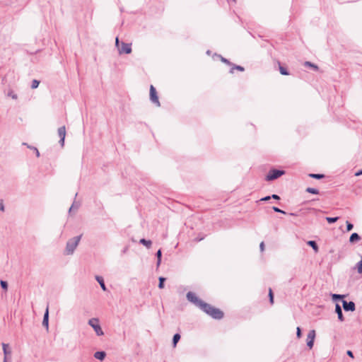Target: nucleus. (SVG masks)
<instances>
[{"label": "nucleus", "instance_id": "obj_8", "mask_svg": "<svg viewBox=\"0 0 362 362\" xmlns=\"http://www.w3.org/2000/svg\"><path fill=\"white\" fill-rule=\"evenodd\" d=\"M119 54H130L132 52L131 44L122 42L121 47H118Z\"/></svg>", "mask_w": 362, "mask_h": 362}, {"label": "nucleus", "instance_id": "obj_24", "mask_svg": "<svg viewBox=\"0 0 362 362\" xmlns=\"http://www.w3.org/2000/svg\"><path fill=\"white\" fill-rule=\"evenodd\" d=\"M309 177L319 180V179L323 178L325 177V175L323 174L310 173V174H309Z\"/></svg>", "mask_w": 362, "mask_h": 362}, {"label": "nucleus", "instance_id": "obj_42", "mask_svg": "<svg viewBox=\"0 0 362 362\" xmlns=\"http://www.w3.org/2000/svg\"><path fill=\"white\" fill-rule=\"evenodd\" d=\"M259 248H260V250L262 252L264 251V242H262L259 245Z\"/></svg>", "mask_w": 362, "mask_h": 362}, {"label": "nucleus", "instance_id": "obj_45", "mask_svg": "<svg viewBox=\"0 0 362 362\" xmlns=\"http://www.w3.org/2000/svg\"><path fill=\"white\" fill-rule=\"evenodd\" d=\"M346 354H347V355H348V356H349L350 357L354 358V354H353V353H352V351H349H349H347Z\"/></svg>", "mask_w": 362, "mask_h": 362}, {"label": "nucleus", "instance_id": "obj_3", "mask_svg": "<svg viewBox=\"0 0 362 362\" xmlns=\"http://www.w3.org/2000/svg\"><path fill=\"white\" fill-rule=\"evenodd\" d=\"M82 235L75 236L73 238L69 239L66 245L65 254L67 255H72L78 245V243L81 239Z\"/></svg>", "mask_w": 362, "mask_h": 362}, {"label": "nucleus", "instance_id": "obj_19", "mask_svg": "<svg viewBox=\"0 0 362 362\" xmlns=\"http://www.w3.org/2000/svg\"><path fill=\"white\" fill-rule=\"evenodd\" d=\"M79 206H80V203L74 201L73 202V204H71V207L69 208V212L71 213L72 211L78 210Z\"/></svg>", "mask_w": 362, "mask_h": 362}, {"label": "nucleus", "instance_id": "obj_15", "mask_svg": "<svg viewBox=\"0 0 362 362\" xmlns=\"http://www.w3.org/2000/svg\"><path fill=\"white\" fill-rule=\"evenodd\" d=\"M361 240V237H360V235H359L358 233H352V234L351 235L350 238H349V242H350L351 243H355V242H356V241H358V240Z\"/></svg>", "mask_w": 362, "mask_h": 362}, {"label": "nucleus", "instance_id": "obj_7", "mask_svg": "<svg viewBox=\"0 0 362 362\" xmlns=\"http://www.w3.org/2000/svg\"><path fill=\"white\" fill-rule=\"evenodd\" d=\"M315 335H316V334H315V331L314 329L309 331V332L308 334L307 346L310 349L313 347Z\"/></svg>", "mask_w": 362, "mask_h": 362}, {"label": "nucleus", "instance_id": "obj_33", "mask_svg": "<svg viewBox=\"0 0 362 362\" xmlns=\"http://www.w3.org/2000/svg\"><path fill=\"white\" fill-rule=\"evenodd\" d=\"M0 284L4 290L6 291L8 289V283L6 281L1 280Z\"/></svg>", "mask_w": 362, "mask_h": 362}, {"label": "nucleus", "instance_id": "obj_30", "mask_svg": "<svg viewBox=\"0 0 362 362\" xmlns=\"http://www.w3.org/2000/svg\"><path fill=\"white\" fill-rule=\"evenodd\" d=\"M234 69H237L238 71H244V68L241 66H239V65H234L232 69H230V72L231 73H233V70Z\"/></svg>", "mask_w": 362, "mask_h": 362}, {"label": "nucleus", "instance_id": "obj_9", "mask_svg": "<svg viewBox=\"0 0 362 362\" xmlns=\"http://www.w3.org/2000/svg\"><path fill=\"white\" fill-rule=\"evenodd\" d=\"M58 135L60 138L59 142L61 146L63 147L64 146V139H65V136H66L65 126H62L58 129Z\"/></svg>", "mask_w": 362, "mask_h": 362}, {"label": "nucleus", "instance_id": "obj_41", "mask_svg": "<svg viewBox=\"0 0 362 362\" xmlns=\"http://www.w3.org/2000/svg\"><path fill=\"white\" fill-rule=\"evenodd\" d=\"M271 199V196H267L263 198H262L259 201H268Z\"/></svg>", "mask_w": 362, "mask_h": 362}, {"label": "nucleus", "instance_id": "obj_23", "mask_svg": "<svg viewBox=\"0 0 362 362\" xmlns=\"http://www.w3.org/2000/svg\"><path fill=\"white\" fill-rule=\"evenodd\" d=\"M306 192L308 193H310V194H319V190L315 188H313V187H308L306 189Z\"/></svg>", "mask_w": 362, "mask_h": 362}, {"label": "nucleus", "instance_id": "obj_2", "mask_svg": "<svg viewBox=\"0 0 362 362\" xmlns=\"http://www.w3.org/2000/svg\"><path fill=\"white\" fill-rule=\"evenodd\" d=\"M187 299L197 307L199 308L202 311L216 320H220L223 317V313L210 304H208L199 299L194 293L189 291L187 293Z\"/></svg>", "mask_w": 362, "mask_h": 362}, {"label": "nucleus", "instance_id": "obj_29", "mask_svg": "<svg viewBox=\"0 0 362 362\" xmlns=\"http://www.w3.org/2000/svg\"><path fill=\"white\" fill-rule=\"evenodd\" d=\"M332 300L336 301V300L342 299L344 297V296L340 295V294H332Z\"/></svg>", "mask_w": 362, "mask_h": 362}, {"label": "nucleus", "instance_id": "obj_12", "mask_svg": "<svg viewBox=\"0 0 362 362\" xmlns=\"http://www.w3.org/2000/svg\"><path fill=\"white\" fill-rule=\"evenodd\" d=\"M335 312L337 314V316H338V319L342 322L344 321V316H343V313H342V310H341V306L339 305V304H336V306H335Z\"/></svg>", "mask_w": 362, "mask_h": 362}, {"label": "nucleus", "instance_id": "obj_31", "mask_svg": "<svg viewBox=\"0 0 362 362\" xmlns=\"http://www.w3.org/2000/svg\"><path fill=\"white\" fill-rule=\"evenodd\" d=\"M39 84H40V81L36 79H34L32 81L31 88L33 89L37 88L38 87Z\"/></svg>", "mask_w": 362, "mask_h": 362}, {"label": "nucleus", "instance_id": "obj_20", "mask_svg": "<svg viewBox=\"0 0 362 362\" xmlns=\"http://www.w3.org/2000/svg\"><path fill=\"white\" fill-rule=\"evenodd\" d=\"M156 255V257H157L156 265H157V267H159L160 264V262H161V257H162V252H161L160 249L157 251Z\"/></svg>", "mask_w": 362, "mask_h": 362}, {"label": "nucleus", "instance_id": "obj_14", "mask_svg": "<svg viewBox=\"0 0 362 362\" xmlns=\"http://www.w3.org/2000/svg\"><path fill=\"white\" fill-rule=\"evenodd\" d=\"M106 356V353L103 351H96L94 354V357L100 361H103Z\"/></svg>", "mask_w": 362, "mask_h": 362}, {"label": "nucleus", "instance_id": "obj_40", "mask_svg": "<svg viewBox=\"0 0 362 362\" xmlns=\"http://www.w3.org/2000/svg\"><path fill=\"white\" fill-rule=\"evenodd\" d=\"M271 198L274 199H276V200H279L280 199V197L277 194H272L271 196Z\"/></svg>", "mask_w": 362, "mask_h": 362}, {"label": "nucleus", "instance_id": "obj_10", "mask_svg": "<svg viewBox=\"0 0 362 362\" xmlns=\"http://www.w3.org/2000/svg\"><path fill=\"white\" fill-rule=\"evenodd\" d=\"M342 305L345 311H354L356 309L355 303L353 301L347 302L343 300Z\"/></svg>", "mask_w": 362, "mask_h": 362}, {"label": "nucleus", "instance_id": "obj_38", "mask_svg": "<svg viewBox=\"0 0 362 362\" xmlns=\"http://www.w3.org/2000/svg\"><path fill=\"white\" fill-rule=\"evenodd\" d=\"M28 148H30L31 149H33L35 151L37 157L40 156V152H39V151L37 150V148H35V147H30V146H28Z\"/></svg>", "mask_w": 362, "mask_h": 362}, {"label": "nucleus", "instance_id": "obj_43", "mask_svg": "<svg viewBox=\"0 0 362 362\" xmlns=\"http://www.w3.org/2000/svg\"><path fill=\"white\" fill-rule=\"evenodd\" d=\"M129 250V247L128 246H126L125 247H124V249L122 250V254H125Z\"/></svg>", "mask_w": 362, "mask_h": 362}, {"label": "nucleus", "instance_id": "obj_25", "mask_svg": "<svg viewBox=\"0 0 362 362\" xmlns=\"http://www.w3.org/2000/svg\"><path fill=\"white\" fill-rule=\"evenodd\" d=\"M355 268L358 274H362V260L361 259L356 264Z\"/></svg>", "mask_w": 362, "mask_h": 362}, {"label": "nucleus", "instance_id": "obj_49", "mask_svg": "<svg viewBox=\"0 0 362 362\" xmlns=\"http://www.w3.org/2000/svg\"><path fill=\"white\" fill-rule=\"evenodd\" d=\"M206 53H207L208 54H210V51H209V50H208V51L206 52Z\"/></svg>", "mask_w": 362, "mask_h": 362}, {"label": "nucleus", "instance_id": "obj_37", "mask_svg": "<svg viewBox=\"0 0 362 362\" xmlns=\"http://www.w3.org/2000/svg\"><path fill=\"white\" fill-rule=\"evenodd\" d=\"M301 329L299 327H297L296 329V336L298 338H300L301 337Z\"/></svg>", "mask_w": 362, "mask_h": 362}, {"label": "nucleus", "instance_id": "obj_4", "mask_svg": "<svg viewBox=\"0 0 362 362\" xmlns=\"http://www.w3.org/2000/svg\"><path fill=\"white\" fill-rule=\"evenodd\" d=\"M285 174V171L283 170L272 169L267 175L265 180L267 181H272L276 180Z\"/></svg>", "mask_w": 362, "mask_h": 362}, {"label": "nucleus", "instance_id": "obj_27", "mask_svg": "<svg viewBox=\"0 0 362 362\" xmlns=\"http://www.w3.org/2000/svg\"><path fill=\"white\" fill-rule=\"evenodd\" d=\"M339 217H326V220L329 223H333L337 221Z\"/></svg>", "mask_w": 362, "mask_h": 362}, {"label": "nucleus", "instance_id": "obj_11", "mask_svg": "<svg viewBox=\"0 0 362 362\" xmlns=\"http://www.w3.org/2000/svg\"><path fill=\"white\" fill-rule=\"evenodd\" d=\"M42 325L46 327L47 329L49 328V307L48 305L46 308L43 320H42Z\"/></svg>", "mask_w": 362, "mask_h": 362}, {"label": "nucleus", "instance_id": "obj_36", "mask_svg": "<svg viewBox=\"0 0 362 362\" xmlns=\"http://www.w3.org/2000/svg\"><path fill=\"white\" fill-rule=\"evenodd\" d=\"M8 95L11 97L13 99H17L18 96L12 90L9 91Z\"/></svg>", "mask_w": 362, "mask_h": 362}, {"label": "nucleus", "instance_id": "obj_28", "mask_svg": "<svg viewBox=\"0 0 362 362\" xmlns=\"http://www.w3.org/2000/svg\"><path fill=\"white\" fill-rule=\"evenodd\" d=\"M279 71L282 75L288 76L289 74L287 69L281 66H279Z\"/></svg>", "mask_w": 362, "mask_h": 362}, {"label": "nucleus", "instance_id": "obj_46", "mask_svg": "<svg viewBox=\"0 0 362 362\" xmlns=\"http://www.w3.org/2000/svg\"><path fill=\"white\" fill-rule=\"evenodd\" d=\"M221 61H222V62H225V63H226V64H230L229 61H228V59H225V58L222 57H221Z\"/></svg>", "mask_w": 362, "mask_h": 362}, {"label": "nucleus", "instance_id": "obj_1", "mask_svg": "<svg viewBox=\"0 0 362 362\" xmlns=\"http://www.w3.org/2000/svg\"><path fill=\"white\" fill-rule=\"evenodd\" d=\"M187 299L197 307L199 308L202 311L216 320H220L223 317V313L210 304H208L199 299L194 293L189 291L187 293Z\"/></svg>", "mask_w": 362, "mask_h": 362}, {"label": "nucleus", "instance_id": "obj_44", "mask_svg": "<svg viewBox=\"0 0 362 362\" xmlns=\"http://www.w3.org/2000/svg\"><path fill=\"white\" fill-rule=\"evenodd\" d=\"M362 175V170H359L356 173H355V176H360Z\"/></svg>", "mask_w": 362, "mask_h": 362}, {"label": "nucleus", "instance_id": "obj_5", "mask_svg": "<svg viewBox=\"0 0 362 362\" xmlns=\"http://www.w3.org/2000/svg\"><path fill=\"white\" fill-rule=\"evenodd\" d=\"M88 325L93 327L98 336H102L104 334L103 331L99 324V321L97 318H92L88 320Z\"/></svg>", "mask_w": 362, "mask_h": 362}, {"label": "nucleus", "instance_id": "obj_16", "mask_svg": "<svg viewBox=\"0 0 362 362\" xmlns=\"http://www.w3.org/2000/svg\"><path fill=\"white\" fill-rule=\"evenodd\" d=\"M307 244L310 246L315 252H318V246L315 241L314 240H309L307 242Z\"/></svg>", "mask_w": 362, "mask_h": 362}, {"label": "nucleus", "instance_id": "obj_13", "mask_svg": "<svg viewBox=\"0 0 362 362\" xmlns=\"http://www.w3.org/2000/svg\"><path fill=\"white\" fill-rule=\"evenodd\" d=\"M95 280L99 283L101 288L103 289V291H107V288H106V286L105 284V282H104V279L102 276H95Z\"/></svg>", "mask_w": 362, "mask_h": 362}, {"label": "nucleus", "instance_id": "obj_35", "mask_svg": "<svg viewBox=\"0 0 362 362\" xmlns=\"http://www.w3.org/2000/svg\"><path fill=\"white\" fill-rule=\"evenodd\" d=\"M272 209L275 211V212H277V213H281V214H285L286 212L281 209H280L279 208L276 207V206H273L272 207Z\"/></svg>", "mask_w": 362, "mask_h": 362}, {"label": "nucleus", "instance_id": "obj_22", "mask_svg": "<svg viewBox=\"0 0 362 362\" xmlns=\"http://www.w3.org/2000/svg\"><path fill=\"white\" fill-rule=\"evenodd\" d=\"M304 65H305V66L311 67V68H313L315 71L318 70V66L316 64H313L310 62H305L304 63Z\"/></svg>", "mask_w": 362, "mask_h": 362}, {"label": "nucleus", "instance_id": "obj_48", "mask_svg": "<svg viewBox=\"0 0 362 362\" xmlns=\"http://www.w3.org/2000/svg\"><path fill=\"white\" fill-rule=\"evenodd\" d=\"M4 362H7V357H4Z\"/></svg>", "mask_w": 362, "mask_h": 362}, {"label": "nucleus", "instance_id": "obj_26", "mask_svg": "<svg viewBox=\"0 0 362 362\" xmlns=\"http://www.w3.org/2000/svg\"><path fill=\"white\" fill-rule=\"evenodd\" d=\"M158 280H159L158 288H164V282L165 281V278H164L163 276H160V277H159Z\"/></svg>", "mask_w": 362, "mask_h": 362}, {"label": "nucleus", "instance_id": "obj_39", "mask_svg": "<svg viewBox=\"0 0 362 362\" xmlns=\"http://www.w3.org/2000/svg\"><path fill=\"white\" fill-rule=\"evenodd\" d=\"M0 211H4V206L2 200H0Z\"/></svg>", "mask_w": 362, "mask_h": 362}, {"label": "nucleus", "instance_id": "obj_32", "mask_svg": "<svg viewBox=\"0 0 362 362\" xmlns=\"http://www.w3.org/2000/svg\"><path fill=\"white\" fill-rule=\"evenodd\" d=\"M269 298L271 304L274 303V295L272 288L269 289Z\"/></svg>", "mask_w": 362, "mask_h": 362}, {"label": "nucleus", "instance_id": "obj_50", "mask_svg": "<svg viewBox=\"0 0 362 362\" xmlns=\"http://www.w3.org/2000/svg\"><path fill=\"white\" fill-rule=\"evenodd\" d=\"M232 1H233V2H235V1H236V0H232Z\"/></svg>", "mask_w": 362, "mask_h": 362}, {"label": "nucleus", "instance_id": "obj_34", "mask_svg": "<svg viewBox=\"0 0 362 362\" xmlns=\"http://www.w3.org/2000/svg\"><path fill=\"white\" fill-rule=\"evenodd\" d=\"M346 231L349 232V231L351 230L354 228V225L349 221H346Z\"/></svg>", "mask_w": 362, "mask_h": 362}, {"label": "nucleus", "instance_id": "obj_6", "mask_svg": "<svg viewBox=\"0 0 362 362\" xmlns=\"http://www.w3.org/2000/svg\"><path fill=\"white\" fill-rule=\"evenodd\" d=\"M150 100L156 106H158V107L160 106V103L158 100L156 90L153 85H151L150 86Z\"/></svg>", "mask_w": 362, "mask_h": 362}, {"label": "nucleus", "instance_id": "obj_17", "mask_svg": "<svg viewBox=\"0 0 362 362\" xmlns=\"http://www.w3.org/2000/svg\"><path fill=\"white\" fill-rule=\"evenodd\" d=\"M2 348L4 354V357H7L8 355H10L11 354V351L8 349V344L2 343Z\"/></svg>", "mask_w": 362, "mask_h": 362}, {"label": "nucleus", "instance_id": "obj_18", "mask_svg": "<svg viewBox=\"0 0 362 362\" xmlns=\"http://www.w3.org/2000/svg\"><path fill=\"white\" fill-rule=\"evenodd\" d=\"M139 243L142 244L143 245L146 246L147 248H150L152 242L151 240H146L144 238H142L139 240Z\"/></svg>", "mask_w": 362, "mask_h": 362}, {"label": "nucleus", "instance_id": "obj_47", "mask_svg": "<svg viewBox=\"0 0 362 362\" xmlns=\"http://www.w3.org/2000/svg\"><path fill=\"white\" fill-rule=\"evenodd\" d=\"M119 39H118V37H116L115 45H116V46H117V47H119Z\"/></svg>", "mask_w": 362, "mask_h": 362}, {"label": "nucleus", "instance_id": "obj_21", "mask_svg": "<svg viewBox=\"0 0 362 362\" xmlns=\"http://www.w3.org/2000/svg\"><path fill=\"white\" fill-rule=\"evenodd\" d=\"M180 339V334L177 333V334H175L174 336H173V345L174 347L176 346L177 342L179 341V340Z\"/></svg>", "mask_w": 362, "mask_h": 362}]
</instances>
